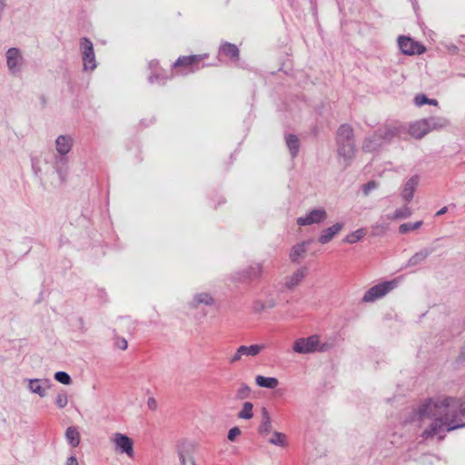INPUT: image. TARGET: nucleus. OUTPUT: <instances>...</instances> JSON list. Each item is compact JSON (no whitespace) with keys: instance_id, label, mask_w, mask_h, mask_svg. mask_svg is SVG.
Instances as JSON below:
<instances>
[{"instance_id":"dca6fc26","label":"nucleus","mask_w":465,"mask_h":465,"mask_svg":"<svg viewBox=\"0 0 465 465\" xmlns=\"http://www.w3.org/2000/svg\"><path fill=\"white\" fill-rule=\"evenodd\" d=\"M306 274V268L305 267H299L295 270H293L291 274L285 275L283 278V283L284 285L292 289L298 285L304 278Z\"/></svg>"},{"instance_id":"cd10ccee","label":"nucleus","mask_w":465,"mask_h":465,"mask_svg":"<svg viewBox=\"0 0 465 465\" xmlns=\"http://www.w3.org/2000/svg\"><path fill=\"white\" fill-rule=\"evenodd\" d=\"M65 438L72 447H77L80 444V433L75 427H68L65 431Z\"/></svg>"},{"instance_id":"f03ea898","label":"nucleus","mask_w":465,"mask_h":465,"mask_svg":"<svg viewBox=\"0 0 465 465\" xmlns=\"http://www.w3.org/2000/svg\"><path fill=\"white\" fill-rule=\"evenodd\" d=\"M336 143L338 155L349 165L356 155L354 131L351 125L343 124L336 132Z\"/></svg>"},{"instance_id":"7c9ffc66","label":"nucleus","mask_w":465,"mask_h":465,"mask_svg":"<svg viewBox=\"0 0 465 465\" xmlns=\"http://www.w3.org/2000/svg\"><path fill=\"white\" fill-rule=\"evenodd\" d=\"M422 221H418L415 223H405L400 225L399 232L401 234H406L411 231L419 229L422 225Z\"/></svg>"},{"instance_id":"72a5a7b5","label":"nucleus","mask_w":465,"mask_h":465,"mask_svg":"<svg viewBox=\"0 0 465 465\" xmlns=\"http://www.w3.org/2000/svg\"><path fill=\"white\" fill-rule=\"evenodd\" d=\"M261 272H262L261 265L259 263H254V265L249 266L246 274L243 276V279L253 280L260 276Z\"/></svg>"},{"instance_id":"a18cd8bd","label":"nucleus","mask_w":465,"mask_h":465,"mask_svg":"<svg viewBox=\"0 0 465 465\" xmlns=\"http://www.w3.org/2000/svg\"><path fill=\"white\" fill-rule=\"evenodd\" d=\"M448 211V207L447 206H444L442 207L440 210H439L437 213H436V216H440L444 213H446Z\"/></svg>"},{"instance_id":"393cba45","label":"nucleus","mask_w":465,"mask_h":465,"mask_svg":"<svg viewBox=\"0 0 465 465\" xmlns=\"http://www.w3.org/2000/svg\"><path fill=\"white\" fill-rule=\"evenodd\" d=\"M312 244V242H303L302 243L296 244L292 247L290 252V258L292 262H295L299 258H304L303 253L306 252L307 248Z\"/></svg>"},{"instance_id":"4468645a","label":"nucleus","mask_w":465,"mask_h":465,"mask_svg":"<svg viewBox=\"0 0 465 465\" xmlns=\"http://www.w3.org/2000/svg\"><path fill=\"white\" fill-rule=\"evenodd\" d=\"M429 127L425 119H420L411 123L407 129V136L411 135L415 139H421L429 134Z\"/></svg>"},{"instance_id":"20e7f679","label":"nucleus","mask_w":465,"mask_h":465,"mask_svg":"<svg viewBox=\"0 0 465 465\" xmlns=\"http://www.w3.org/2000/svg\"><path fill=\"white\" fill-rule=\"evenodd\" d=\"M84 71H94L96 66L94 45L88 37H82L79 43Z\"/></svg>"},{"instance_id":"39448f33","label":"nucleus","mask_w":465,"mask_h":465,"mask_svg":"<svg viewBox=\"0 0 465 465\" xmlns=\"http://www.w3.org/2000/svg\"><path fill=\"white\" fill-rule=\"evenodd\" d=\"M398 286V280L384 282L370 288L363 295V302H372L378 299L384 297L391 291Z\"/></svg>"},{"instance_id":"9b49d317","label":"nucleus","mask_w":465,"mask_h":465,"mask_svg":"<svg viewBox=\"0 0 465 465\" xmlns=\"http://www.w3.org/2000/svg\"><path fill=\"white\" fill-rule=\"evenodd\" d=\"M328 214L323 208L313 209L305 216L297 219V224L300 226L312 225L313 223H321L326 220Z\"/></svg>"},{"instance_id":"7ed1b4c3","label":"nucleus","mask_w":465,"mask_h":465,"mask_svg":"<svg viewBox=\"0 0 465 465\" xmlns=\"http://www.w3.org/2000/svg\"><path fill=\"white\" fill-rule=\"evenodd\" d=\"M334 343L331 341L322 342L319 335L313 334L306 338L297 339L293 342L292 350L299 354H309L316 351L326 352L332 349Z\"/></svg>"},{"instance_id":"c9c22d12","label":"nucleus","mask_w":465,"mask_h":465,"mask_svg":"<svg viewBox=\"0 0 465 465\" xmlns=\"http://www.w3.org/2000/svg\"><path fill=\"white\" fill-rule=\"evenodd\" d=\"M414 104L417 106H421V105H424V104L437 105L438 104V101L435 100V99H430V98L427 97V95H425L423 94H417L414 97Z\"/></svg>"},{"instance_id":"2f4dec72","label":"nucleus","mask_w":465,"mask_h":465,"mask_svg":"<svg viewBox=\"0 0 465 465\" xmlns=\"http://www.w3.org/2000/svg\"><path fill=\"white\" fill-rule=\"evenodd\" d=\"M269 442L276 446L284 447L287 444L286 436L282 432L275 431L270 438Z\"/></svg>"},{"instance_id":"6ab92c4d","label":"nucleus","mask_w":465,"mask_h":465,"mask_svg":"<svg viewBox=\"0 0 465 465\" xmlns=\"http://www.w3.org/2000/svg\"><path fill=\"white\" fill-rule=\"evenodd\" d=\"M420 177L419 175L415 174L411 176L404 184L402 192H401V197L406 202H411L413 198L414 192L419 184Z\"/></svg>"},{"instance_id":"1a4fd4ad","label":"nucleus","mask_w":465,"mask_h":465,"mask_svg":"<svg viewBox=\"0 0 465 465\" xmlns=\"http://www.w3.org/2000/svg\"><path fill=\"white\" fill-rule=\"evenodd\" d=\"M265 349L264 344H252L250 346L241 345L235 353L230 358L229 363L234 364L240 361L242 357H255Z\"/></svg>"},{"instance_id":"aec40b11","label":"nucleus","mask_w":465,"mask_h":465,"mask_svg":"<svg viewBox=\"0 0 465 465\" xmlns=\"http://www.w3.org/2000/svg\"><path fill=\"white\" fill-rule=\"evenodd\" d=\"M74 140L70 135H59L55 140L57 154H67L73 147Z\"/></svg>"},{"instance_id":"79ce46f5","label":"nucleus","mask_w":465,"mask_h":465,"mask_svg":"<svg viewBox=\"0 0 465 465\" xmlns=\"http://www.w3.org/2000/svg\"><path fill=\"white\" fill-rule=\"evenodd\" d=\"M114 345L122 350V351H124L127 349L128 347V341H126V339L124 338H121V337H116L115 338V341H114Z\"/></svg>"},{"instance_id":"ddd939ff","label":"nucleus","mask_w":465,"mask_h":465,"mask_svg":"<svg viewBox=\"0 0 465 465\" xmlns=\"http://www.w3.org/2000/svg\"><path fill=\"white\" fill-rule=\"evenodd\" d=\"M23 57L18 48L11 47L6 52V63L8 69L15 74L20 71V64H22Z\"/></svg>"},{"instance_id":"f3484780","label":"nucleus","mask_w":465,"mask_h":465,"mask_svg":"<svg viewBox=\"0 0 465 465\" xmlns=\"http://www.w3.org/2000/svg\"><path fill=\"white\" fill-rule=\"evenodd\" d=\"M54 168L61 182H64L68 170L67 154H57L54 156Z\"/></svg>"},{"instance_id":"6e6552de","label":"nucleus","mask_w":465,"mask_h":465,"mask_svg":"<svg viewBox=\"0 0 465 465\" xmlns=\"http://www.w3.org/2000/svg\"><path fill=\"white\" fill-rule=\"evenodd\" d=\"M278 298L275 294H270L264 298H259L252 302L251 311L253 314L262 315L275 308Z\"/></svg>"},{"instance_id":"5701e85b","label":"nucleus","mask_w":465,"mask_h":465,"mask_svg":"<svg viewBox=\"0 0 465 465\" xmlns=\"http://www.w3.org/2000/svg\"><path fill=\"white\" fill-rule=\"evenodd\" d=\"M425 121L427 122L429 132L434 130H441L450 125V121L444 117L432 116L430 118H425Z\"/></svg>"},{"instance_id":"de8ad7c7","label":"nucleus","mask_w":465,"mask_h":465,"mask_svg":"<svg viewBox=\"0 0 465 465\" xmlns=\"http://www.w3.org/2000/svg\"><path fill=\"white\" fill-rule=\"evenodd\" d=\"M6 6V0H0V14L4 12L5 8Z\"/></svg>"},{"instance_id":"bb28decb","label":"nucleus","mask_w":465,"mask_h":465,"mask_svg":"<svg viewBox=\"0 0 465 465\" xmlns=\"http://www.w3.org/2000/svg\"><path fill=\"white\" fill-rule=\"evenodd\" d=\"M285 140L292 157H296L300 149L299 138L295 134H288Z\"/></svg>"},{"instance_id":"8fccbe9b","label":"nucleus","mask_w":465,"mask_h":465,"mask_svg":"<svg viewBox=\"0 0 465 465\" xmlns=\"http://www.w3.org/2000/svg\"><path fill=\"white\" fill-rule=\"evenodd\" d=\"M243 390L246 391V392H249L250 391V389L248 386H244Z\"/></svg>"},{"instance_id":"37998d69","label":"nucleus","mask_w":465,"mask_h":465,"mask_svg":"<svg viewBox=\"0 0 465 465\" xmlns=\"http://www.w3.org/2000/svg\"><path fill=\"white\" fill-rule=\"evenodd\" d=\"M65 465H79V463L74 456H71L67 459Z\"/></svg>"},{"instance_id":"3c124183","label":"nucleus","mask_w":465,"mask_h":465,"mask_svg":"<svg viewBox=\"0 0 465 465\" xmlns=\"http://www.w3.org/2000/svg\"><path fill=\"white\" fill-rule=\"evenodd\" d=\"M438 251L441 252L442 253H444V252L442 250L439 249V248H438ZM441 255H443V254H441ZM439 258H440V256ZM441 259H444V256H441Z\"/></svg>"},{"instance_id":"f257e3e1","label":"nucleus","mask_w":465,"mask_h":465,"mask_svg":"<svg viewBox=\"0 0 465 465\" xmlns=\"http://www.w3.org/2000/svg\"><path fill=\"white\" fill-rule=\"evenodd\" d=\"M419 420L432 419L430 429L423 431L425 438L441 431L465 426V403L460 399L443 397L425 401L415 413Z\"/></svg>"},{"instance_id":"b1692460","label":"nucleus","mask_w":465,"mask_h":465,"mask_svg":"<svg viewBox=\"0 0 465 465\" xmlns=\"http://www.w3.org/2000/svg\"><path fill=\"white\" fill-rule=\"evenodd\" d=\"M272 430V420L269 411L262 408V421L258 428V432L264 436Z\"/></svg>"},{"instance_id":"c756f323","label":"nucleus","mask_w":465,"mask_h":465,"mask_svg":"<svg viewBox=\"0 0 465 465\" xmlns=\"http://www.w3.org/2000/svg\"><path fill=\"white\" fill-rule=\"evenodd\" d=\"M411 210L405 205L397 209L391 215H389L388 218L391 220L407 219L411 217Z\"/></svg>"},{"instance_id":"a211bd4d","label":"nucleus","mask_w":465,"mask_h":465,"mask_svg":"<svg viewBox=\"0 0 465 465\" xmlns=\"http://www.w3.org/2000/svg\"><path fill=\"white\" fill-rule=\"evenodd\" d=\"M343 223H336L332 226L328 227L322 231L318 242L322 244H326L331 242L333 237L338 234L343 228Z\"/></svg>"},{"instance_id":"a19ab883","label":"nucleus","mask_w":465,"mask_h":465,"mask_svg":"<svg viewBox=\"0 0 465 465\" xmlns=\"http://www.w3.org/2000/svg\"><path fill=\"white\" fill-rule=\"evenodd\" d=\"M377 187V183L375 181H370L362 185V192L365 195H368L371 191L374 190Z\"/></svg>"},{"instance_id":"412c9836","label":"nucleus","mask_w":465,"mask_h":465,"mask_svg":"<svg viewBox=\"0 0 465 465\" xmlns=\"http://www.w3.org/2000/svg\"><path fill=\"white\" fill-rule=\"evenodd\" d=\"M219 53L229 57L232 61H238L240 51L236 45L224 42L220 45Z\"/></svg>"},{"instance_id":"c85d7f7f","label":"nucleus","mask_w":465,"mask_h":465,"mask_svg":"<svg viewBox=\"0 0 465 465\" xmlns=\"http://www.w3.org/2000/svg\"><path fill=\"white\" fill-rule=\"evenodd\" d=\"M237 417L241 420H251L253 417V404L250 401H245Z\"/></svg>"},{"instance_id":"c03bdc74","label":"nucleus","mask_w":465,"mask_h":465,"mask_svg":"<svg viewBox=\"0 0 465 465\" xmlns=\"http://www.w3.org/2000/svg\"><path fill=\"white\" fill-rule=\"evenodd\" d=\"M159 79H160V76L158 74H151L148 78V80L151 84L157 82Z\"/></svg>"},{"instance_id":"a878e982","label":"nucleus","mask_w":465,"mask_h":465,"mask_svg":"<svg viewBox=\"0 0 465 465\" xmlns=\"http://www.w3.org/2000/svg\"><path fill=\"white\" fill-rule=\"evenodd\" d=\"M255 382L259 387L269 389H275L279 385V381L276 378L262 375L256 376Z\"/></svg>"},{"instance_id":"0eeeda50","label":"nucleus","mask_w":465,"mask_h":465,"mask_svg":"<svg viewBox=\"0 0 465 465\" xmlns=\"http://www.w3.org/2000/svg\"><path fill=\"white\" fill-rule=\"evenodd\" d=\"M384 143H391L394 138L407 140V128L401 124H387L378 129Z\"/></svg>"},{"instance_id":"4be33fe9","label":"nucleus","mask_w":465,"mask_h":465,"mask_svg":"<svg viewBox=\"0 0 465 465\" xmlns=\"http://www.w3.org/2000/svg\"><path fill=\"white\" fill-rule=\"evenodd\" d=\"M207 54H193L188 56H180L176 62L174 63V66H193L194 64H199L203 58H205Z\"/></svg>"},{"instance_id":"423d86ee","label":"nucleus","mask_w":465,"mask_h":465,"mask_svg":"<svg viewBox=\"0 0 465 465\" xmlns=\"http://www.w3.org/2000/svg\"><path fill=\"white\" fill-rule=\"evenodd\" d=\"M114 451L118 454H125L128 458L134 457V440L125 434L115 432L111 437Z\"/></svg>"},{"instance_id":"09e8293b","label":"nucleus","mask_w":465,"mask_h":465,"mask_svg":"<svg viewBox=\"0 0 465 465\" xmlns=\"http://www.w3.org/2000/svg\"><path fill=\"white\" fill-rule=\"evenodd\" d=\"M374 230L384 232L386 230V226L376 224ZM376 233H379V232H377Z\"/></svg>"},{"instance_id":"f8f14e48","label":"nucleus","mask_w":465,"mask_h":465,"mask_svg":"<svg viewBox=\"0 0 465 465\" xmlns=\"http://www.w3.org/2000/svg\"><path fill=\"white\" fill-rule=\"evenodd\" d=\"M384 144L381 132L377 130L363 140L361 149L364 153H373L379 151Z\"/></svg>"},{"instance_id":"473e14b6","label":"nucleus","mask_w":465,"mask_h":465,"mask_svg":"<svg viewBox=\"0 0 465 465\" xmlns=\"http://www.w3.org/2000/svg\"><path fill=\"white\" fill-rule=\"evenodd\" d=\"M365 235V230L364 229H359L355 232H352L351 233L348 234L344 238V242L348 243H355L359 242L361 239H362Z\"/></svg>"},{"instance_id":"2eb2a0df","label":"nucleus","mask_w":465,"mask_h":465,"mask_svg":"<svg viewBox=\"0 0 465 465\" xmlns=\"http://www.w3.org/2000/svg\"><path fill=\"white\" fill-rule=\"evenodd\" d=\"M442 252L438 251L436 246H428L416 252L410 262H421L426 259L435 260L441 256Z\"/></svg>"},{"instance_id":"f704fd0d","label":"nucleus","mask_w":465,"mask_h":465,"mask_svg":"<svg viewBox=\"0 0 465 465\" xmlns=\"http://www.w3.org/2000/svg\"><path fill=\"white\" fill-rule=\"evenodd\" d=\"M213 302V297L207 292L199 293L194 297L195 306H198L200 304L211 305Z\"/></svg>"},{"instance_id":"e433bc0d","label":"nucleus","mask_w":465,"mask_h":465,"mask_svg":"<svg viewBox=\"0 0 465 465\" xmlns=\"http://www.w3.org/2000/svg\"><path fill=\"white\" fill-rule=\"evenodd\" d=\"M29 389L31 390V391L40 395L41 397H44L45 395V389L41 385L39 380L30 381Z\"/></svg>"},{"instance_id":"4c0bfd02","label":"nucleus","mask_w":465,"mask_h":465,"mask_svg":"<svg viewBox=\"0 0 465 465\" xmlns=\"http://www.w3.org/2000/svg\"><path fill=\"white\" fill-rule=\"evenodd\" d=\"M54 378L57 381L63 383V384H69L71 381L70 376L64 372V371H58L54 374Z\"/></svg>"},{"instance_id":"58836bf2","label":"nucleus","mask_w":465,"mask_h":465,"mask_svg":"<svg viewBox=\"0 0 465 465\" xmlns=\"http://www.w3.org/2000/svg\"><path fill=\"white\" fill-rule=\"evenodd\" d=\"M55 403L59 408H64L68 403V398L66 393H59L55 398Z\"/></svg>"},{"instance_id":"9d476101","label":"nucleus","mask_w":465,"mask_h":465,"mask_svg":"<svg viewBox=\"0 0 465 465\" xmlns=\"http://www.w3.org/2000/svg\"><path fill=\"white\" fill-rule=\"evenodd\" d=\"M398 45L401 51L408 55L421 54L425 52V47L422 45L409 36H399Z\"/></svg>"},{"instance_id":"ea45409f","label":"nucleus","mask_w":465,"mask_h":465,"mask_svg":"<svg viewBox=\"0 0 465 465\" xmlns=\"http://www.w3.org/2000/svg\"><path fill=\"white\" fill-rule=\"evenodd\" d=\"M241 434L242 430L238 427H232L229 430L228 440L230 441H234Z\"/></svg>"},{"instance_id":"49530a36","label":"nucleus","mask_w":465,"mask_h":465,"mask_svg":"<svg viewBox=\"0 0 465 465\" xmlns=\"http://www.w3.org/2000/svg\"><path fill=\"white\" fill-rule=\"evenodd\" d=\"M148 406H149L151 409H154V408H155V406H156V401H155V400H154V399H153V398H150V399L148 400Z\"/></svg>"}]
</instances>
